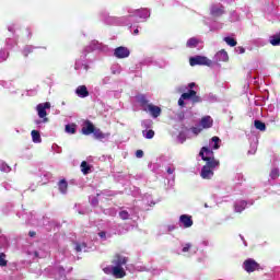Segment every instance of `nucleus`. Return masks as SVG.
I'll list each match as a JSON object with an SVG mask.
<instances>
[{"instance_id":"11","label":"nucleus","mask_w":280,"mask_h":280,"mask_svg":"<svg viewBox=\"0 0 280 280\" xmlns=\"http://www.w3.org/2000/svg\"><path fill=\"white\" fill-rule=\"evenodd\" d=\"M200 126L205 129L213 127V118L211 116H205L200 120Z\"/></svg>"},{"instance_id":"36","label":"nucleus","mask_w":280,"mask_h":280,"mask_svg":"<svg viewBox=\"0 0 280 280\" xmlns=\"http://www.w3.org/2000/svg\"><path fill=\"white\" fill-rule=\"evenodd\" d=\"M0 170H1V172L8 173V172H10V166L5 163H1L0 164Z\"/></svg>"},{"instance_id":"33","label":"nucleus","mask_w":280,"mask_h":280,"mask_svg":"<svg viewBox=\"0 0 280 280\" xmlns=\"http://www.w3.org/2000/svg\"><path fill=\"white\" fill-rule=\"evenodd\" d=\"M34 50L32 49V47H25L22 50V55L24 56V58H27L30 56V54H32Z\"/></svg>"},{"instance_id":"38","label":"nucleus","mask_w":280,"mask_h":280,"mask_svg":"<svg viewBox=\"0 0 280 280\" xmlns=\"http://www.w3.org/2000/svg\"><path fill=\"white\" fill-rule=\"evenodd\" d=\"M191 132L194 135H200L202 132V128H200V127H192L191 128Z\"/></svg>"},{"instance_id":"25","label":"nucleus","mask_w":280,"mask_h":280,"mask_svg":"<svg viewBox=\"0 0 280 280\" xmlns=\"http://www.w3.org/2000/svg\"><path fill=\"white\" fill-rule=\"evenodd\" d=\"M81 172L84 175L91 172V166L89 165V163H86V161L81 162Z\"/></svg>"},{"instance_id":"12","label":"nucleus","mask_w":280,"mask_h":280,"mask_svg":"<svg viewBox=\"0 0 280 280\" xmlns=\"http://www.w3.org/2000/svg\"><path fill=\"white\" fill-rule=\"evenodd\" d=\"M138 103L140 104L143 110L148 112V106H151L150 101L145 97V95L141 94L137 97Z\"/></svg>"},{"instance_id":"5","label":"nucleus","mask_w":280,"mask_h":280,"mask_svg":"<svg viewBox=\"0 0 280 280\" xmlns=\"http://www.w3.org/2000/svg\"><path fill=\"white\" fill-rule=\"evenodd\" d=\"M114 56L116 58H128V56H130V50L124 46L117 47L114 50Z\"/></svg>"},{"instance_id":"21","label":"nucleus","mask_w":280,"mask_h":280,"mask_svg":"<svg viewBox=\"0 0 280 280\" xmlns=\"http://www.w3.org/2000/svg\"><path fill=\"white\" fill-rule=\"evenodd\" d=\"M254 126L256 130H260V132L266 131V124L262 122L261 120H255Z\"/></svg>"},{"instance_id":"6","label":"nucleus","mask_w":280,"mask_h":280,"mask_svg":"<svg viewBox=\"0 0 280 280\" xmlns=\"http://www.w3.org/2000/svg\"><path fill=\"white\" fill-rule=\"evenodd\" d=\"M93 132H95V125H93L91 120H85L82 127V135L89 136L93 135Z\"/></svg>"},{"instance_id":"17","label":"nucleus","mask_w":280,"mask_h":280,"mask_svg":"<svg viewBox=\"0 0 280 280\" xmlns=\"http://www.w3.org/2000/svg\"><path fill=\"white\" fill-rule=\"evenodd\" d=\"M215 58L219 62H226L229 61V52H226L225 50H220L215 54Z\"/></svg>"},{"instance_id":"19","label":"nucleus","mask_w":280,"mask_h":280,"mask_svg":"<svg viewBox=\"0 0 280 280\" xmlns=\"http://www.w3.org/2000/svg\"><path fill=\"white\" fill-rule=\"evenodd\" d=\"M31 137L33 139V143H40L43 139L40 138V132L38 130H32Z\"/></svg>"},{"instance_id":"1","label":"nucleus","mask_w":280,"mask_h":280,"mask_svg":"<svg viewBox=\"0 0 280 280\" xmlns=\"http://www.w3.org/2000/svg\"><path fill=\"white\" fill-rule=\"evenodd\" d=\"M199 156L206 162L203 167H208L210 170H215V167H220V160H217L213 153V150L208 147H202Z\"/></svg>"},{"instance_id":"48","label":"nucleus","mask_w":280,"mask_h":280,"mask_svg":"<svg viewBox=\"0 0 280 280\" xmlns=\"http://www.w3.org/2000/svg\"><path fill=\"white\" fill-rule=\"evenodd\" d=\"M0 233H1V230H0Z\"/></svg>"},{"instance_id":"31","label":"nucleus","mask_w":280,"mask_h":280,"mask_svg":"<svg viewBox=\"0 0 280 280\" xmlns=\"http://www.w3.org/2000/svg\"><path fill=\"white\" fill-rule=\"evenodd\" d=\"M280 174H279V168H273L270 172V178H272V180H277V178H279Z\"/></svg>"},{"instance_id":"35","label":"nucleus","mask_w":280,"mask_h":280,"mask_svg":"<svg viewBox=\"0 0 280 280\" xmlns=\"http://www.w3.org/2000/svg\"><path fill=\"white\" fill-rule=\"evenodd\" d=\"M191 243H186L182 249V253H189L191 250Z\"/></svg>"},{"instance_id":"16","label":"nucleus","mask_w":280,"mask_h":280,"mask_svg":"<svg viewBox=\"0 0 280 280\" xmlns=\"http://www.w3.org/2000/svg\"><path fill=\"white\" fill-rule=\"evenodd\" d=\"M75 94L78 97H89V89H86V85H79L75 90Z\"/></svg>"},{"instance_id":"27","label":"nucleus","mask_w":280,"mask_h":280,"mask_svg":"<svg viewBox=\"0 0 280 280\" xmlns=\"http://www.w3.org/2000/svg\"><path fill=\"white\" fill-rule=\"evenodd\" d=\"M224 42L226 43V45H229L230 47H235L237 45V40H235V38L232 37H225Z\"/></svg>"},{"instance_id":"46","label":"nucleus","mask_w":280,"mask_h":280,"mask_svg":"<svg viewBox=\"0 0 280 280\" xmlns=\"http://www.w3.org/2000/svg\"><path fill=\"white\" fill-rule=\"evenodd\" d=\"M133 34H135V36H137V34H139V28H136V30L133 31Z\"/></svg>"},{"instance_id":"37","label":"nucleus","mask_w":280,"mask_h":280,"mask_svg":"<svg viewBox=\"0 0 280 280\" xmlns=\"http://www.w3.org/2000/svg\"><path fill=\"white\" fill-rule=\"evenodd\" d=\"M191 100H192V104H200V102H202V98L197 94H195Z\"/></svg>"},{"instance_id":"45","label":"nucleus","mask_w":280,"mask_h":280,"mask_svg":"<svg viewBox=\"0 0 280 280\" xmlns=\"http://www.w3.org/2000/svg\"><path fill=\"white\" fill-rule=\"evenodd\" d=\"M194 86H196L195 82H191V83L188 84V89H194Z\"/></svg>"},{"instance_id":"44","label":"nucleus","mask_w":280,"mask_h":280,"mask_svg":"<svg viewBox=\"0 0 280 280\" xmlns=\"http://www.w3.org/2000/svg\"><path fill=\"white\" fill-rule=\"evenodd\" d=\"M28 235H30V237H36V232L30 231V232H28Z\"/></svg>"},{"instance_id":"34","label":"nucleus","mask_w":280,"mask_h":280,"mask_svg":"<svg viewBox=\"0 0 280 280\" xmlns=\"http://www.w3.org/2000/svg\"><path fill=\"white\" fill-rule=\"evenodd\" d=\"M83 248H86V243H82V244L77 243V245H75V252L77 253H82Z\"/></svg>"},{"instance_id":"41","label":"nucleus","mask_w":280,"mask_h":280,"mask_svg":"<svg viewBox=\"0 0 280 280\" xmlns=\"http://www.w3.org/2000/svg\"><path fill=\"white\" fill-rule=\"evenodd\" d=\"M98 236L102 238V240H106V232L102 231L98 233Z\"/></svg>"},{"instance_id":"43","label":"nucleus","mask_w":280,"mask_h":280,"mask_svg":"<svg viewBox=\"0 0 280 280\" xmlns=\"http://www.w3.org/2000/svg\"><path fill=\"white\" fill-rule=\"evenodd\" d=\"M238 51H240V54H245L246 49L244 47L240 46Z\"/></svg>"},{"instance_id":"28","label":"nucleus","mask_w":280,"mask_h":280,"mask_svg":"<svg viewBox=\"0 0 280 280\" xmlns=\"http://www.w3.org/2000/svg\"><path fill=\"white\" fill-rule=\"evenodd\" d=\"M66 132H68V135H75V124L66 125Z\"/></svg>"},{"instance_id":"3","label":"nucleus","mask_w":280,"mask_h":280,"mask_svg":"<svg viewBox=\"0 0 280 280\" xmlns=\"http://www.w3.org/2000/svg\"><path fill=\"white\" fill-rule=\"evenodd\" d=\"M189 65L190 67H196V66L211 67L212 62H211V59L205 56H195L189 58Z\"/></svg>"},{"instance_id":"2","label":"nucleus","mask_w":280,"mask_h":280,"mask_svg":"<svg viewBox=\"0 0 280 280\" xmlns=\"http://www.w3.org/2000/svg\"><path fill=\"white\" fill-rule=\"evenodd\" d=\"M243 268H244L245 272H248V273L264 270V268H261V265H259V262H257L253 258H248V259L244 260Z\"/></svg>"},{"instance_id":"23","label":"nucleus","mask_w":280,"mask_h":280,"mask_svg":"<svg viewBox=\"0 0 280 280\" xmlns=\"http://www.w3.org/2000/svg\"><path fill=\"white\" fill-rule=\"evenodd\" d=\"M270 44L273 46V47H277L280 45V33L276 34V35H272L270 37Z\"/></svg>"},{"instance_id":"24","label":"nucleus","mask_w":280,"mask_h":280,"mask_svg":"<svg viewBox=\"0 0 280 280\" xmlns=\"http://www.w3.org/2000/svg\"><path fill=\"white\" fill-rule=\"evenodd\" d=\"M197 95V92L195 90H189L188 92H185L182 94L183 100H192V97Z\"/></svg>"},{"instance_id":"9","label":"nucleus","mask_w":280,"mask_h":280,"mask_svg":"<svg viewBox=\"0 0 280 280\" xmlns=\"http://www.w3.org/2000/svg\"><path fill=\"white\" fill-rule=\"evenodd\" d=\"M200 176L205 180H211V178H213V168H208L207 166H202Z\"/></svg>"},{"instance_id":"30","label":"nucleus","mask_w":280,"mask_h":280,"mask_svg":"<svg viewBox=\"0 0 280 280\" xmlns=\"http://www.w3.org/2000/svg\"><path fill=\"white\" fill-rule=\"evenodd\" d=\"M0 266L1 268H5V266H8V260L5 259L4 253H0Z\"/></svg>"},{"instance_id":"8","label":"nucleus","mask_w":280,"mask_h":280,"mask_svg":"<svg viewBox=\"0 0 280 280\" xmlns=\"http://www.w3.org/2000/svg\"><path fill=\"white\" fill-rule=\"evenodd\" d=\"M179 222L183 223L184 229H190V226H194V220H191V215L189 214H182L179 217Z\"/></svg>"},{"instance_id":"7","label":"nucleus","mask_w":280,"mask_h":280,"mask_svg":"<svg viewBox=\"0 0 280 280\" xmlns=\"http://www.w3.org/2000/svg\"><path fill=\"white\" fill-rule=\"evenodd\" d=\"M112 264H114V267L121 268V266H126V264H128V258H126V257H124L119 254H116L114 256V259H113Z\"/></svg>"},{"instance_id":"42","label":"nucleus","mask_w":280,"mask_h":280,"mask_svg":"<svg viewBox=\"0 0 280 280\" xmlns=\"http://www.w3.org/2000/svg\"><path fill=\"white\" fill-rule=\"evenodd\" d=\"M176 168H172V167H167L166 170L167 174H174Z\"/></svg>"},{"instance_id":"26","label":"nucleus","mask_w":280,"mask_h":280,"mask_svg":"<svg viewBox=\"0 0 280 280\" xmlns=\"http://www.w3.org/2000/svg\"><path fill=\"white\" fill-rule=\"evenodd\" d=\"M213 145H212V150H220V138L218 136L212 137L211 139Z\"/></svg>"},{"instance_id":"39","label":"nucleus","mask_w":280,"mask_h":280,"mask_svg":"<svg viewBox=\"0 0 280 280\" xmlns=\"http://www.w3.org/2000/svg\"><path fill=\"white\" fill-rule=\"evenodd\" d=\"M178 106H180L182 108H185V98H183L182 95H180V97L178 100Z\"/></svg>"},{"instance_id":"18","label":"nucleus","mask_w":280,"mask_h":280,"mask_svg":"<svg viewBox=\"0 0 280 280\" xmlns=\"http://www.w3.org/2000/svg\"><path fill=\"white\" fill-rule=\"evenodd\" d=\"M58 187L61 194H66L67 189H69V183H67V179H61L58 183Z\"/></svg>"},{"instance_id":"14","label":"nucleus","mask_w":280,"mask_h":280,"mask_svg":"<svg viewBox=\"0 0 280 280\" xmlns=\"http://www.w3.org/2000/svg\"><path fill=\"white\" fill-rule=\"evenodd\" d=\"M92 135H94V138L98 141L108 139V137H110V133H104L100 128H95Z\"/></svg>"},{"instance_id":"32","label":"nucleus","mask_w":280,"mask_h":280,"mask_svg":"<svg viewBox=\"0 0 280 280\" xmlns=\"http://www.w3.org/2000/svg\"><path fill=\"white\" fill-rule=\"evenodd\" d=\"M119 218L120 220H128L130 218V213H128L126 210H122L119 212Z\"/></svg>"},{"instance_id":"29","label":"nucleus","mask_w":280,"mask_h":280,"mask_svg":"<svg viewBox=\"0 0 280 280\" xmlns=\"http://www.w3.org/2000/svg\"><path fill=\"white\" fill-rule=\"evenodd\" d=\"M143 137H145V139H154V130L149 129L147 131H142Z\"/></svg>"},{"instance_id":"40","label":"nucleus","mask_w":280,"mask_h":280,"mask_svg":"<svg viewBox=\"0 0 280 280\" xmlns=\"http://www.w3.org/2000/svg\"><path fill=\"white\" fill-rule=\"evenodd\" d=\"M136 156H137V159H143V150H137Z\"/></svg>"},{"instance_id":"13","label":"nucleus","mask_w":280,"mask_h":280,"mask_svg":"<svg viewBox=\"0 0 280 280\" xmlns=\"http://www.w3.org/2000/svg\"><path fill=\"white\" fill-rule=\"evenodd\" d=\"M112 272L116 279H124L126 277V271L122 267H113Z\"/></svg>"},{"instance_id":"47","label":"nucleus","mask_w":280,"mask_h":280,"mask_svg":"<svg viewBox=\"0 0 280 280\" xmlns=\"http://www.w3.org/2000/svg\"><path fill=\"white\" fill-rule=\"evenodd\" d=\"M35 256L38 257V252H35Z\"/></svg>"},{"instance_id":"10","label":"nucleus","mask_w":280,"mask_h":280,"mask_svg":"<svg viewBox=\"0 0 280 280\" xmlns=\"http://www.w3.org/2000/svg\"><path fill=\"white\" fill-rule=\"evenodd\" d=\"M147 112L151 113V116L156 119V117L161 116V107L156 105H148Z\"/></svg>"},{"instance_id":"15","label":"nucleus","mask_w":280,"mask_h":280,"mask_svg":"<svg viewBox=\"0 0 280 280\" xmlns=\"http://www.w3.org/2000/svg\"><path fill=\"white\" fill-rule=\"evenodd\" d=\"M210 14L211 16H222V14H224V8L221 5V7H217V5H212L211 9H210Z\"/></svg>"},{"instance_id":"4","label":"nucleus","mask_w":280,"mask_h":280,"mask_svg":"<svg viewBox=\"0 0 280 280\" xmlns=\"http://www.w3.org/2000/svg\"><path fill=\"white\" fill-rule=\"evenodd\" d=\"M51 108V103H40L36 106L37 115L40 119H43L44 124H47L49 121V118H47V109Z\"/></svg>"},{"instance_id":"22","label":"nucleus","mask_w":280,"mask_h":280,"mask_svg":"<svg viewBox=\"0 0 280 280\" xmlns=\"http://www.w3.org/2000/svg\"><path fill=\"white\" fill-rule=\"evenodd\" d=\"M248 202H246L245 200H242L240 203H237L235 206V211L236 213H242V211H244V209H246Z\"/></svg>"},{"instance_id":"20","label":"nucleus","mask_w":280,"mask_h":280,"mask_svg":"<svg viewBox=\"0 0 280 280\" xmlns=\"http://www.w3.org/2000/svg\"><path fill=\"white\" fill-rule=\"evenodd\" d=\"M198 43H200L196 37H191L187 40L186 47H189L190 49H195V47H198Z\"/></svg>"}]
</instances>
